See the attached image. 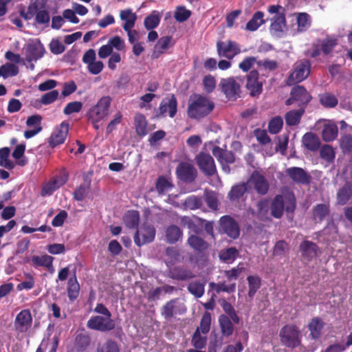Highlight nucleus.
Masks as SVG:
<instances>
[{
    "instance_id": "30",
    "label": "nucleus",
    "mask_w": 352,
    "mask_h": 352,
    "mask_svg": "<svg viewBox=\"0 0 352 352\" xmlns=\"http://www.w3.org/2000/svg\"><path fill=\"white\" fill-rule=\"evenodd\" d=\"M120 18L124 21L122 28L124 30L133 29L137 20V15L131 9H125L120 12Z\"/></svg>"
},
{
    "instance_id": "16",
    "label": "nucleus",
    "mask_w": 352,
    "mask_h": 352,
    "mask_svg": "<svg viewBox=\"0 0 352 352\" xmlns=\"http://www.w3.org/2000/svg\"><path fill=\"white\" fill-rule=\"evenodd\" d=\"M67 180L66 176H56L45 183L41 191L43 197L52 195L56 190L63 186Z\"/></svg>"
},
{
    "instance_id": "57",
    "label": "nucleus",
    "mask_w": 352,
    "mask_h": 352,
    "mask_svg": "<svg viewBox=\"0 0 352 352\" xmlns=\"http://www.w3.org/2000/svg\"><path fill=\"white\" fill-rule=\"evenodd\" d=\"M188 290L196 298H200L204 294V285L198 281L191 282L188 286Z\"/></svg>"
},
{
    "instance_id": "64",
    "label": "nucleus",
    "mask_w": 352,
    "mask_h": 352,
    "mask_svg": "<svg viewBox=\"0 0 352 352\" xmlns=\"http://www.w3.org/2000/svg\"><path fill=\"white\" fill-rule=\"evenodd\" d=\"M172 188L170 182L163 177H160L156 183V189L159 194L164 195Z\"/></svg>"
},
{
    "instance_id": "58",
    "label": "nucleus",
    "mask_w": 352,
    "mask_h": 352,
    "mask_svg": "<svg viewBox=\"0 0 352 352\" xmlns=\"http://www.w3.org/2000/svg\"><path fill=\"white\" fill-rule=\"evenodd\" d=\"M1 69L2 73L1 76H3L4 78L15 76L19 73L18 67L11 63H6L3 65L1 67Z\"/></svg>"
},
{
    "instance_id": "10",
    "label": "nucleus",
    "mask_w": 352,
    "mask_h": 352,
    "mask_svg": "<svg viewBox=\"0 0 352 352\" xmlns=\"http://www.w3.org/2000/svg\"><path fill=\"white\" fill-rule=\"evenodd\" d=\"M155 236V228L151 225H144L138 229L134 236V242L138 246H142L153 241Z\"/></svg>"
},
{
    "instance_id": "25",
    "label": "nucleus",
    "mask_w": 352,
    "mask_h": 352,
    "mask_svg": "<svg viewBox=\"0 0 352 352\" xmlns=\"http://www.w3.org/2000/svg\"><path fill=\"white\" fill-rule=\"evenodd\" d=\"M285 26V14H280L278 16H274L272 19L270 30L272 35L276 37H281L283 35Z\"/></svg>"
},
{
    "instance_id": "13",
    "label": "nucleus",
    "mask_w": 352,
    "mask_h": 352,
    "mask_svg": "<svg viewBox=\"0 0 352 352\" xmlns=\"http://www.w3.org/2000/svg\"><path fill=\"white\" fill-rule=\"evenodd\" d=\"M196 160L199 168L205 175L211 176L217 173L214 161L209 154L201 153L197 156Z\"/></svg>"
},
{
    "instance_id": "9",
    "label": "nucleus",
    "mask_w": 352,
    "mask_h": 352,
    "mask_svg": "<svg viewBox=\"0 0 352 352\" xmlns=\"http://www.w3.org/2000/svg\"><path fill=\"white\" fill-rule=\"evenodd\" d=\"M186 309L179 299L175 298L167 302L162 308L161 314L166 320H169L175 315L184 314Z\"/></svg>"
},
{
    "instance_id": "17",
    "label": "nucleus",
    "mask_w": 352,
    "mask_h": 352,
    "mask_svg": "<svg viewBox=\"0 0 352 352\" xmlns=\"http://www.w3.org/2000/svg\"><path fill=\"white\" fill-rule=\"evenodd\" d=\"M41 121L42 117L38 114L28 118L25 124L29 129L24 131V137L26 139L33 138L42 131Z\"/></svg>"
},
{
    "instance_id": "21",
    "label": "nucleus",
    "mask_w": 352,
    "mask_h": 352,
    "mask_svg": "<svg viewBox=\"0 0 352 352\" xmlns=\"http://www.w3.org/2000/svg\"><path fill=\"white\" fill-rule=\"evenodd\" d=\"M45 52V48L40 42L28 43L25 47V58L28 62L37 60L41 58Z\"/></svg>"
},
{
    "instance_id": "3",
    "label": "nucleus",
    "mask_w": 352,
    "mask_h": 352,
    "mask_svg": "<svg viewBox=\"0 0 352 352\" xmlns=\"http://www.w3.org/2000/svg\"><path fill=\"white\" fill-rule=\"evenodd\" d=\"M281 343L289 348H296L301 342V333L294 324H287L282 327L279 333Z\"/></svg>"
},
{
    "instance_id": "61",
    "label": "nucleus",
    "mask_w": 352,
    "mask_h": 352,
    "mask_svg": "<svg viewBox=\"0 0 352 352\" xmlns=\"http://www.w3.org/2000/svg\"><path fill=\"white\" fill-rule=\"evenodd\" d=\"M211 316L209 313H205L201 318L200 326L197 329H199V332L206 335L210 327Z\"/></svg>"
},
{
    "instance_id": "15",
    "label": "nucleus",
    "mask_w": 352,
    "mask_h": 352,
    "mask_svg": "<svg viewBox=\"0 0 352 352\" xmlns=\"http://www.w3.org/2000/svg\"><path fill=\"white\" fill-rule=\"evenodd\" d=\"M251 190L250 182H240L233 186L228 194V197L232 202H238L244 199L245 196Z\"/></svg>"
},
{
    "instance_id": "20",
    "label": "nucleus",
    "mask_w": 352,
    "mask_h": 352,
    "mask_svg": "<svg viewBox=\"0 0 352 352\" xmlns=\"http://www.w3.org/2000/svg\"><path fill=\"white\" fill-rule=\"evenodd\" d=\"M258 72L252 70L250 72L247 78L246 88L250 91L252 96L259 95L263 90V84L258 81Z\"/></svg>"
},
{
    "instance_id": "37",
    "label": "nucleus",
    "mask_w": 352,
    "mask_h": 352,
    "mask_svg": "<svg viewBox=\"0 0 352 352\" xmlns=\"http://www.w3.org/2000/svg\"><path fill=\"white\" fill-rule=\"evenodd\" d=\"M188 244L195 251L201 252L208 248V243L205 241L202 238L196 236L190 235L188 239Z\"/></svg>"
},
{
    "instance_id": "2",
    "label": "nucleus",
    "mask_w": 352,
    "mask_h": 352,
    "mask_svg": "<svg viewBox=\"0 0 352 352\" xmlns=\"http://www.w3.org/2000/svg\"><path fill=\"white\" fill-rule=\"evenodd\" d=\"M214 107V102L207 97L195 96L188 104V115L190 118L199 120L209 114Z\"/></svg>"
},
{
    "instance_id": "50",
    "label": "nucleus",
    "mask_w": 352,
    "mask_h": 352,
    "mask_svg": "<svg viewBox=\"0 0 352 352\" xmlns=\"http://www.w3.org/2000/svg\"><path fill=\"white\" fill-rule=\"evenodd\" d=\"M320 155L327 162L331 163L335 160L336 153L331 146L324 144L320 148Z\"/></svg>"
},
{
    "instance_id": "59",
    "label": "nucleus",
    "mask_w": 352,
    "mask_h": 352,
    "mask_svg": "<svg viewBox=\"0 0 352 352\" xmlns=\"http://www.w3.org/2000/svg\"><path fill=\"white\" fill-rule=\"evenodd\" d=\"M204 199L196 196H190L185 200V206L190 210L201 208Z\"/></svg>"
},
{
    "instance_id": "4",
    "label": "nucleus",
    "mask_w": 352,
    "mask_h": 352,
    "mask_svg": "<svg viewBox=\"0 0 352 352\" xmlns=\"http://www.w3.org/2000/svg\"><path fill=\"white\" fill-rule=\"evenodd\" d=\"M111 103V97H102L87 112L88 119L94 122H100L104 119L109 115Z\"/></svg>"
},
{
    "instance_id": "14",
    "label": "nucleus",
    "mask_w": 352,
    "mask_h": 352,
    "mask_svg": "<svg viewBox=\"0 0 352 352\" xmlns=\"http://www.w3.org/2000/svg\"><path fill=\"white\" fill-rule=\"evenodd\" d=\"M286 175L297 184L307 185L309 184L311 176L303 168L296 166L289 167L285 170Z\"/></svg>"
},
{
    "instance_id": "43",
    "label": "nucleus",
    "mask_w": 352,
    "mask_h": 352,
    "mask_svg": "<svg viewBox=\"0 0 352 352\" xmlns=\"http://www.w3.org/2000/svg\"><path fill=\"white\" fill-rule=\"evenodd\" d=\"M171 278L178 280H186L194 277L193 274L188 270L175 267L171 272Z\"/></svg>"
},
{
    "instance_id": "51",
    "label": "nucleus",
    "mask_w": 352,
    "mask_h": 352,
    "mask_svg": "<svg viewBox=\"0 0 352 352\" xmlns=\"http://www.w3.org/2000/svg\"><path fill=\"white\" fill-rule=\"evenodd\" d=\"M239 252L236 248H229L225 250H222L219 254V258L225 263H232L236 258Z\"/></svg>"
},
{
    "instance_id": "39",
    "label": "nucleus",
    "mask_w": 352,
    "mask_h": 352,
    "mask_svg": "<svg viewBox=\"0 0 352 352\" xmlns=\"http://www.w3.org/2000/svg\"><path fill=\"white\" fill-rule=\"evenodd\" d=\"M304 112L303 109L289 111L285 116L286 124L289 126L297 125L300 122Z\"/></svg>"
},
{
    "instance_id": "42",
    "label": "nucleus",
    "mask_w": 352,
    "mask_h": 352,
    "mask_svg": "<svg viewBox=\"0 0 352 352\" xmlns=\"http://www.w3.org/2000/svg\"><path fill=\"white\" fill-rule=\"evenodd\" d=\"M80 285L76 276L70 278L68 280L67 295L70 300H76L79 294Z\"/></svg>"
},
{
    "instance_id": "44",
    "label": "nucleus",
    "mask_w": 352,
    "mask_h": 352,
    "mask_svg": "<svg viewBox=\"0 0 352 352\" xmlns=\"http://www.w3.org/2000/svg\"><path fill=\"white\" fill-rule=\"evenodd\" d=\"M54 258L49 255L34 256L32 257V262L35 267H45L50 268L52 267Z\"/></svg>"
},
{
    "instance_id": "19",
    "label": "nucleus",
    "mask_w": 352,
    "mask_h": 352,
    "mask_svg": "<svg viewBox=\"0 0 352 352\" xmlns=\"http://www.w3.org/2000/svg\"><path fill=\"white\" fill-rule=\"evenodd\" d=\"M178 177L184 182H192L197 176V170L188 162H181L177 168Z\"/></svg>"
},
{
    "instance_id": "47",
    "label": "nucleus",
    "mask_w": 352,
    "mask_h": 352,
    "mask_svg": "<svg viewBox=\"0 0 352 352\" xmlns=\"http://www.w3.org/2000/svg\"><path fill=\"white\" fill-rule=\"evenodd\" d=\"M207 342L206 335L202 334L199 332V329H196L193 333L191 344L197 349H203L206 347Z\"/></svg>"
},
{
    "instance_id": "33",
    "label": "nucleus",
    "mask_w": 352,
    "mask_h": 352,
    "mask_svg": "<svg viewBox=\"0 0 352 352\" xmlns=\"http://www.w3.org/2000/svg\"><path fill=\"white\" fill-rule=\"evenodd\" d=\"M329 204H317L313 208V218L317 222L322 221L329 214Z\"/></svg>"
},
{
    "instance_id": "56",
    "label": "nucleus",
    "mask_w": 352,
    "mask_h": 352,
    "mask_svg": "<svg viewBox=\"0 0 352 352\" xmlns=\"http://www.w3.org/2000/svg\"><path fill=\"white\" fill-rule=\"evenodd\" d=\"M298 31L305 32L311 25L309 16L307 13H300L297 17Z\"/></svg>"
},
{
    "instance_id": "38",
    "label": "nucleus",
    "mask_w": 352,
    "mask_h": 352,
    "mask_svg": "<svg viewBox=\"0 0 352 352\" xmlns=\"http://www.w3.org/2000/svg\"><path fill=\"white\" fill-rule=\"evenodd\" d=\"M170 41L171 38L170 36L160 38L154 47L153 56L156 58H159L168 48Z\"/></svg>"
},
{
    "instance_id": "63",
    "label": "nucleus",
    "mask_w": 352,
    "mask_h": 352,
    "mask_svg": "<svg viewBox=\"0 0 352 352\" xmlns=\"http://www.w3.org/2000/svg\"><path fill=\"white\" fill-rule=\"evenodd\" d=\"M82 108V103L79 101L71 102L67 104L63 109L65 115H70L74 113H78Z\"/></svg>"
},
{
    "instance_id": "31",
    "label": "nucleus",
    "mask_w": 352,
    "mask_h": 352,
    "mask_svg": "<svg viewBox=\"0 0 352 352\" xmlns=\"http://www.w3.org/2000/svg\"><path fill=\"white\" fill-rule=\"evenodd\" d=\"M212 152L220 164H232L234 162V156L231 151L223 150L216 146L213 147Z\"/></svg>"
},
{
    "instance_id": "12",
    "label": "nucleus",
    "mask_w": 352,
    "mask_h": 352,
    "mask_svg": "<svg viewBox=\"0 0 352 352\" xmlns=\"http://www.w3.org/2000/svg\"><path fill=\"white\" fill-rule=\"evenodd\" d=\"M32 317L29 309L21 310L14 320V328L19 333H25L31 327Z\"/></svg>"
},
{
    "instance_id": "18",
    "label": "nucleus",
    "mask_w": 352,
    "mask_h": 352,
    "mask_svg": "<svg viewBox=\"0 0 352 352\" xmlns=\"http://www.w3.org/2000/svg\"><path fill=\"white\" fill-rule=\"evenodd\" d=\"M69 123L63 122L58 126H57L53 131L51 137L50 144L52 147L63 144L68 134Z\"/></svg>"
},
{
    "instance_id": "32",
    "label": "nucleus",
    "mask_w": 352,
    "mask_h": 352,
    "mask_svg": "<svg viewBox=\"0 0 352 352\" xmlns=\"http://www.w3.org/2000/svg\"><path fill=\"white\" fill-rule=\"evenodd\" d=\"M263 17L264 13L263 12H256L251 19L245 25V30L250 32H254L257 30L265 22Z\"/></svg>"
},
{
    "instance_id": "24",
    "label": "nucleus",
    "mask_w": 352,
    "mask_h": 352,
    "mask_svg": "<svg viewBox=\"0 0 352 352\" xmlns=\"http://www.w3.org/2000/svg\"><path fill=\"white\" fill-rule=\"evenodd\" d=\"M248 182H250L251 187L252 185L254 186L258 194L265 195L268 191L269 185L267 180L258 173H253Z\"/></svg>"
},
{
    "instance_id": "45",
    "label": "nucleus",
    "mask_w": 352,
    "mask_h": 352,
    "mask_svg": "<svg viewBox=\"0 0 352 352\" xmlns=\"http://www.w3.org/2000/svg\"><path fill=\"white\" fill-rule=\"evenodd\" d=\"M219 322L223 336H230L232 334L233 324L228 316L221 315L219 318Z\"/></svg>"
},
{
    "instance_id": "27",
    "label": "nucleus",
    "mask_w": 352,
    "mask_h": 352,
    "mask_svg": "<svg viewBox=\"0 0 352 352\" xmlns=\"http://www.w3.org/2000/svg\"><path fill=\"white\" fill-rule=\"evenodd\" d=\"M338 133V129L337 125L331 121H328L323 125L321 133L322 140L327 142H332L337 138Z\"/></svg>"
},
{
    "instance_id": "29",
    "label": "nucleus",
    "mask_w": 352,
    "mask_h": 352,
    "mask_svg": "<svg viewBox=\"0 0 352 352\" xmlns=\"http://www.w3.org/2000/svg\"><path fill=\"white\" fill-rule=\"evenodd\" d=\"M318 248L317 245L309 241H303L300 245V250L304 258L311 260L316 256Z\"/></svg>"
},
{
    "instance_id": "11",
    "label": "nucleus",
    "mask_w": 352,
    "mask_h": 352,
    "mask_svg": "<svg viewBox=\"0 0 352 352\" xmlns=\"http://www.w3.org/2000/svg\"><path fill=\"white\" fill-rule=\"evenodd\" d=\"M221 230L234 239L239 237L240 229L236 221L228 215L223 216L219 220Z\"/></svg>"
},
{
    "instance_id": "1",
    "label": "nucleus",
    "mask_w": 352,
    "mask_h": 352,
    "mask_svg": "<svg viewBox=\"0 0 352 352\" xmlns=\"http://www.w3.org/2000/svg\"><path fill=\"white\" fill-rule=\"evenodd\" d=\"M295 208L296 198L294 193L291 192L276 195L270 206L271 214L276 219L283 216L284 210L287 213H292Z\"/></svg>"
},
{
    "instance_id": "6",
    "label": "nucleus",
    "mask_w": 352,
    "mask_h": 352,
    "mask_svg": "<svg viewBox=\"0 0 352 352\" xmlns=\"http://www.w3.org/2000/svg\"><path fill=\"white\" fill-rule=\"evenodd\" d=\"M87 327L90 329L100 331H109L115 328V323L111 316H95L87 321Z\"/></svg>"
},
{
    "instance_id": "34",
    "label": "nucleus",
    "mask_w": 352,
    "mask_h": 352,
    "mask_svg": "<svg viewBox=\"0 0 352 352\" xmlns=\"http://www.w3.org/2000/svg\"><path fill=\"white\" fill-rule=\"evenodd\" d=\"M303 145L309 151H317L320 145L319 138L313 133H307L302 137Z\"/></svg>"
},
{
    "instance_id": "46",
    "label": "nucleus",
    "mask_w": 352,
    "mask_h": 352,
    "mask_svg": "<svg viewBox=\"0 0 352 352\" xmlns=\"http://www.w3.org/2000/svg\"><path fill=\"white\" fill-rule=\"evenodd\" d=\"M124 222L129 228H135L138 226L140 215L138 212L135 210L128 211L124 216Z\"/></svg>"
},
{
    "instance_id": "48",
    "label": "nucleus",
    "mask_w": 352,
    "mask_h": 352,
    "mask_svg": "<svg viewBox=\"0 0 352 352\" xmlns=\"http://www.w3.org/2000/svg\"><path fill=\"white\" fill-rule=\"evenodd\" d=\"M338 228L333 221L329 222L327 226L319 232L320 235L325 236V240L330 241L336 239Z\"/></svg>"
},
{
    "instance_id": "40",
    "label": "nucleus",
    "mask_w": 352,
    "mask_h": 352,
    "mask_svg": "<svg viewBox=\"0 0 352 352\" xmlns=\"http://www.w3.org/2000/svg\"><path fill=\"white\" fill-rule=\"evenodd\" d=\"M135 127L136 133L140 136H144L147 134V122L144 115L138 113L135 116Z\"/></svg>"
},
{
    "instance_id": "35",
    "label": "nucleus",
    "mask_w": 352,
    "mask_h": 352,
    "mask_svg": "<svg viewBox=\"0 0 352 352\" xmlns=\"http://www.w3.org/2000/svg\"><path fill=\"white\" fill-rule=\"evenodd\" d=\"M182 231L175 225H171L166 229L165 237L168 243L174 244L182 237Z\"/></svg>"
},
{
    "instance_id": "53",
    "label": "nucleus",
    "mask_w": 352,
    "mask_h": 352,
    "mask_svg": "<svg viewBox=\"0 0 352 352\" xmlns=\"http://www.w3.org/2000/svg\"><path fill=\"white\" fill-rule=\"evenodd\" d=\"M89 192L90 185L89 184H82L74 190V198L78 201H81L87 197Z\"/></svg>"
},
{
    "instance_id": "26",
    "label": "nucleus",
    "mask_w": 352,
    "mask_h": 352,
    "mask_svg": "<svg viewBox=\"0 0 352 352\" xmlns=\"http://www.w3.org/2000/svg\"><path fill=\"white\" fill-rule=\"evenodd\" d=\"M290 94L292 98H294L300 104H307L311 99V95L306 89L300 85L294 87Z\"/></svg>"
},
{
    "instance_id": "52",
    "label": "nucleus",
    "mask_w": 352,
    "mask_h": 352,
    "mask_svg": "<svg viewBox=\"0 0 352 352\" xmlns=\"http://www.w3.org/2000/svg\"><path fill=\"white\" fill-rule=\"evenodd\" d=\"M320 102L322 106L327 108H333L338 104V99L330 93H324L319 96Z\"/></svg>"
},
{
    "instance_id": "60",
    "label": "nucleus",
    "mask_w": 352,
    "mask_h": 352,
    "mask_svg": "<svg viewBox=\"0 0 352 352\" xmlns=\"http://www.w3.org/2000/svg\"><path fill=\"white\" fill-rule=\"evenodd\" d=\"M283 120L280 116L272 118L268 124V130L272 134L278 133L282 129Z\"/></svg>"
},
{
    "instance_id": "5",
    "label": "nucleus",
    "mask_w": 352,
    "mask_h": 352,
    "mask_svg": "<svg viewBox=\"0 0 352 352\" xmlns=\"http://www.w3.org/2000/svg\"><path fill=\"white\" fill-rule=\"evenodd\" d=\"M311 63L309 60H298L294 65L293 72L289 75V85L300 82L306 79L310 73Z\"/></svg>"
},
{
    "instance_id": "55",
    "label": "nucleus",
    "mask_w": 352,
    "mask_h": 352,
    "mask_svg": "<svg viewBox=\"0 0 352 352\" xmlns=\"http://www.w3.org/2000/svg\"><path fill=\"white\" fill-rule=\"evenodd\" d=\"M10 155V149L8 147L0 148V166L8 169H12L14 165L8 159Z\"/></svg>"
},
{
    "instance_id": "28",
    "label": "nucleus",
    "mask_w": 352,
    "mask_h": 352,
    "mask_svg": "<svg viewBox=\"0 0 352 352\" xmlns=\"http://www.w3.org/2000/svg\"><path fill=\"white\" fill-rule=\"evenodd\" d=\"M324 322L319 317H315L308 324V329L310 331V337L314 340L318 339L322 333Z\"/></svg>"
},
{
    "instance_id": "22",
    "label": "nucleus",
    "mask_w": 352,
    "mask_h": 352,
    "mask_svg": "<svg viewBox=\"0 0 352 352\" xmlns=\"http://www.w3.org/2000/svg\"><path fill=\"white\" fill-rule=\"evenodd\" d=\"M177 109V102L175 96L172 95L170 98H164L159 107L161 115H165L166 113L170 118H173Z\"/></svg>"
},
{
    "instance_id": "8",
    "label": "nucleus",
    "mask_w": 352,
    "mask_h": 352,
    "mask_svg": "<svg viewBox=\"0 0 352 352\" xmlns=\"http://www.w3.org/2000/svg\"><path fill=\"white\" fill-rule=\"evenodd\" d=\"M217 53L219 56L226 58L229 60L234 58L241 53L239 44L233 41H219L217 43Z\"/></svg>"
},
{
    "instance_id": "23",
    "label": "nucleus",
    "mask_w": 352,
    "mask_h": 352,
    "mask_svg": "<svg viewBox=\"0 0 352 352\" xmlns=\"http://www.w3.org/2000/svg\"><path fill=\"white\" fill-rule=\"evenodd\" d=\"M36 14V21L39 24H45L50 21L48 12L43 10L38 11V6L36 3H32L28 8V12L24 17L26 19H30Z\"/></svg>"
},
{
    "instance_id": "7",
    "label": "nucleus",
    "mask_w": 352,
    "mask_h": 352,
    "mask_svg": "<svg viewBox=\"0 0 352 352\" xmlns=\"http://www.w3.org/2000/svg\"><path fill=\"white\" fill-rule=\"evenodd\" d=\"M219 86L226 97L230 100H236L241 94L240 84L233 77L223 78Z\"/></svg>"
},
{
    "instance_id": "36",
    "label": "nucleus",
    "mask_w": 352,
    "mask_h": 352,
    "mask_svg": "<svg viewBox=\"0 0 352 352\" xmlns=\"http://www.w3.org/2000/svg\"><path fill=\"white\" fill-rule=\"evenodd\" d=\"M352 197V187L346 183L337 192V202L340 205L346 204Z\"/></svg>"
},
{
    "instance_id": "54",
    "label": "nucleus",
    "mask_w": 352,
    "mask_h": 352,
    "mask_svg": "<svg viewBox=\"0 0 352 352\" xmlns=\"http://www.w3.org/2000/svg\"><path fill=\"white\" fill-rule=\"evenodd\" d=\"M191 12L184 6H180L176 8L174 13L175 19L180 23L184 22L189 19Z\"/></svg>"
},
{
    "instance_id": "49",
    "label": "nucleus",
    "mask_w": 352,
    "mask_h": 352,
    "mask_svg": "<svg viewBox=\"0 0 352 352\" xmlns=\"http://www.w3.org/2000/svg\"><path fill=\"white\" fill-rule=\"evenodd\" d=\"M247 280L249 287L248 296L250 298H252L260 288L261 285V278L258 276H248Z\"/></svg>"
},
{
    "instance_id": "41",
    "label": "nucleus",
    "mask_w": 352,
    "mask_h": 352,
    "mask_svg": "<svg viewBox=\"0 0 352 352\" xmlns=\"http://www.w3.org/2000/svg\"><path fill=\"white\" fill-rule=\"evenodd\" d=\"M257 212H254L252 211V214H254L258 219L261 220H265L268 217V212L270 204L267 199H263L259 201L257 204Z\"/></svg>"
},
{
    "instance_id": "62",
    "label": "nucleus",
    "mask_w": 352,
    "mask_h": 352,
    "mask_svg": "<svg viewBox=\"0 0 352 352\" xmlns=\"http://www.w3.org/2000/svg\"><path fill=\"white\" fill-rule=\"evenodd\" d=\"M340 148L345 154L352 152V135L346 134L341 138Z\"/></svg>"
}]
</instances>
